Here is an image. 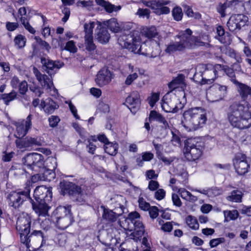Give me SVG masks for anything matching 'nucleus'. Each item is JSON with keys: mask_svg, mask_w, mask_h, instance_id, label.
I'll return each mask as SVG.
<instances>
[{"mask_svg": "<svg viewBox=\"0 0 251 251\" xmlns=\"http://www.w3.org/2000/svg\"><path fill=\"white\" fill-rule=\"evenodd\" d=\"M51 187L41 185L34 191L33 197L35 201L31 199V204L34 212L39 216H46L50 208L49 203L52 199Z\"/></svg>", "mask_w": 251, "mask_h": 251, "instance_id": "obj_3", "label": "nucleus"}, {"mask_svg": "<svg viewBox=\"0 0 251 251\" xmlns=\"http://www.w3.org/2000/svg\"><path fill=\"white\" fill-rule=\"evenodd\" d=\"M19 26V24L17 22H7L6 23V27L7 30L9 31H13L16 29Z\"/></svg>", "mask_w": 251, "mask_h": 251, "instance_id": "obj_64", "label": "nucleus"}, {"mask_svg": "<svg viewBox=\"0 0 251 251\" xmlns=\"http://www.w3.org/2000/svg\"><path fill=\"white\" fill-rule=\"evenodd\" d=\"M237 190H233L229 196L230 200L236 202H240L242 201V195L238 193Z\"/></svg>", "mask_w": 251, "mask_h": 251, "instance_id": "obj_55", "label": "nucleus"}, {"mask_svg": "<svg viewBox=\"0 0 251 251\" xmlns=\"http://www.w3.org/2000/svg\"><path fill=\"white\" fill-rule=\"evenodd\" d=\"M201 68L203 71L201 74L202 78L200 82L201 84H211L219 76V73L222 72L224 65L205 63L201 64Z\"/></svg>", "mask_w": 251, "mask_h": 251, "instance_id": "obj_9", "label": "nucleus"}, {"mask_svg": "<svg viewBox=\"0 0 251 251\" xmlns=\"http://www.w3.org/2000/svg\"><path fill=\"white\" fill-rule=\"evenodd\" d=\"M104 149L106 153L114 156L117 154L119 145L116 142L114 143L109 142L107 145L104 146Z\"/></svg>", "mask_w": 251, "mask_h": 251, "instance_id": "obj_31", "label": "nucleus"}, {"mask_svg": "<svg viewBox=\"0 0 251 251\" xmlns=\"http://www.w3.org/2000/svg\"><path fill=\"white\" fill-rule=\"evenodd\" d=\"M248 22V17L243 14L232 15L227 22V26L231 32L240 30Z\"/></svg>", "mask_w": 251, "mask_h": 251, "instance_id": "obj_15", "label": "nucleus"}, {"mask_svg": "<svg viewBox=\"0 0 251 251\" xmlns=\"http://www.w3.org/2000/svg\"><path fill=\"white\" fill-rule=\"evenodd\" d=\"M138 204L140 208L144 211H148L151 207L150 203L147 202L142 197L138 199Z\"/></svg>", "mask_w": 251, "mask_h": 251, "instance_id": "obj_52", "label": "nucleus"}, {"mask_svg": "<svg viewBox=\"0 0 251 251\" xmlns=\"http://www.w3.org/2000/svg\"><path fill=\"white\" fill-rule=\"evenodd\" d=\"M175 38L176 40L178 39L179 41H171L165 45L164 51L167 54L172 55L177 52H182L187 49L182 30L180 31Z\"/></svg>", "mask_w": 251, "mask_h": 251, "instance_id": "obj_11", "label": "nucleus"}, {"mask_svg": "<svg viewBox=\"0 0 251 251\" xmlns=\"http://www.w3.org/2000/svg\"><path fill=\"white\" fill-rule=\"evenodd\" d=\"M159 93H152L149 98V104L153 107L159 100Z\"/></svg>", "mask_w": 251, "mask_h": 251, "instance_id": "obj_56", "label": "nucleus"}, {"mask_svg": "<svg viewBox=\"0 0 251 251\" xmlns=\"http://www.w3.org/2000/svg\"><path fill=\"white\" fill-rule=\"evenodd\" d=\"M22 162L25 172L32 176H40L41 174L46 175L43 155L35 152L28 153L23 158Z\"/></svg>", "mask_w": 251, "mask_h": 251, "instance_id": "obj_6", "label": "nucleus"}, {"mask_svg": "<svg viewBox=\"0 0 251 251\" xmlns=\"http://www.w3.org/2000/svg\"><path fill=\"white\" fill-rule=\"evenodd\" d=\"M16 146L19 149H28L34 146L40 145L37 138L27 136L24 139H17L15 141Z\"/></svg>", "mask_w": 251, "mask_h": 251, "instance_id": "obj_19", "label": "nucleus"}, {"mask_svg": "<svg viewBox=\"0 0 251 251\" xmlns=\"http://www.w3.org/2000/svg\"><path fill=\"white\" fill-rule=\"evenodd\" d=\"M182 122L185 128L190 130H199L205 125L207 121V111L202 107H195L185 110Z\"/></svg>", "mask_w": 251, "mask_h": 251, "instance_id": "obj_5", "label": "nucleus"}, {"mask_svg": "<svg viewBox=\"0 0 251 251\" xmlns=\"http://www.w3.org/2000/svg\"><path fill=\"white\" fill-rule=\"evenodd\" d=\"M35 39L39 45H40L43 48L45 49L47 51H49L50 50V47L48 42L45 40H43L39 37L36 36Z\"/></svg>", "mask_w": 251, "mask_h": 251, "instance_id": "obj_60", "label": "nucleus"}, {"mask_svg": "<svg viewBox=\"0 0 251 251\" xmlns=\"http://www.w3.org/2000/svg\"><path fill=\"white\" fill-rule=\"evenodd\" d=\"M216 38L221 43L226 45L230 44L232 41L230 34L228 32H226L222 25H218L217 27V35Z\"/></svg>", "mask_w": 251, "mask_h": 251, "instance_id": "obj_24", "label": "nucleus"}, {"mask_svg": "<svg viewBox=\"0 0 251 251\" xmlns=\"http://www.w3.org/2000/svg\"><path fill=\"white\" fill-rule=\"evenodd\" d=\"M95 32V39L99 43L104 45L109 42L110 39V35L107 27L100 24Z\"/></svg>", "mask_w": 251, "mask_h": 251, "instance_id": "obj_18", "label": "nucleus"}, {"mask_svg": "<svg viewBox=\"0 0 251 251\" xmlns=\"http://www.w3.org/2000/svg\"><path fill=\"white\" fill-rule=\"evenodd\" d=\"M124 104L132 113L135 114L141 105V99L139 92L137 91H133L130 92L126 99Z\"/></svg>", "mask_w": 251, "mask_h": 251, "instance_id": "obj_16", "label": "nucleus"}, {"mask_svg": "<svg viewBox=\"0 0 251 251\" xmlns=\"http://www.w3.org/2000/svg\"><path fill=\"white\" fill-rule=\"evenodd\" d=\"M60 121V119L58 116L54 115L51 116V117L49 118V125L51 127H55L57 126Z\"/></svg>", "mask_w": 251, "mask_h": 251, "instance_id": "obj_59", "label": "nucleus"}, {"mask_svg": "<svg viewBox=\"0 0 251 251\" xmlns=\"http://www.w3.org/2000/svg\"><path fill=\"white\" fill-rule=\"evenodd\" d=\"M172 15L175 21H180L183 16L181 8L179 6H175L172 9Z\"/></svg>", "mask_w": 251, "mask_h": 251, "instance_id": "obj_40", "label": "nucleus"}, {"mask_svg": "<svg viewBox=\"0 0 251 251\" xmlns=\"http://www.w3.org/2000/svg\"><path fill=\"white\" fill-rule=\"evenodd\" d=\"M172 199L174 205L177 207H180L182 205V202L177 194L172 193Z\"/></svg>", "mask_w": 251, "mask_h": 251, "instance_id": "obj_63", "label": "nucleus"}, {"mask_svg": "<svg viewBox=\"0 0 251 251\" xmlns=\"http://www.w3.org/2000/svg\"><path fill=\"white\" fill-rule=\"evenodd\" d=\"M211 91L212 95L215 96V100H222L227 95V86L216 84L214 85Z\"/></svg>", "mask_w": 251, "mask_h": 251, "instance_id": "obj_23", "label": "nucleus"}, {"mask_svg": "<svg viewBox=\"0 0 251 251\" xmlns=\"http://www.w3.org/2000/svg\"><path fill=\"white\" fill-rule=\"evenodd\" d=\"M123 47L134 53H139L141 51V38L140 36H135L133 33H129L122 37Z\"/></svg>", "mask_w": 251, "mask_h": 251, "instance_id": "obj_12", "label": "nucleus"}, {"mask_svg": "<svg viewBox=\"0 0 251 251\" xmlns=\"http://www.w3.org/2000/svg\"><path fill=\"white\" fill-rule=\"evenodd\" d=\"M84 41L85 49L87 51L91 52L96 50L97 46L94 43L93 36L84 37Z\"/></svg>", "mask_w": 251, "mask_h": 251, "instance_id": "obj_38", "label": "nucleus"}, {"mask_svg": "<svg viewBox=\"0 0 251 251\" xmlns=\"http://www.w3.org/2000/svg\"><path fill=\"white\" fill-rule=\"evenodd\" d=\"M17 96V93L14 90H12L9 93L1 94V99L3 100L6 105H8L10 101L16 98Z\"/></svg>", "mask_w": 251, "mask_h": 251, "instance_id": "obj_41", "label": "nucleus"}, {"mask_svg": "<svg viewBox=\"0 0 251 251\" xmlns=\"http://www.w3.org/2000/svg\"><path fill=\"white\" fill-rule=\"evenodd\" d=\"M224 216L225 220L226 221H229L230 220H236L239 216V213L236 210L232 211L229 210L224 211Z\"/></svg>", "mask_w": 251, "mask_h": 251, "instance_id": "obj_48", "label": "nucleus"}, {"mask_svg": "<svg viewBox=\"0 0 251 251\" xmlns=\"http://www.w3.org/2000/svg\"><path fill=\"white\" fill-rule=\"evenodd\" d=\"M95 24L94 22H91L89 23H85L84 29L85 33L84 37L93 36V29Z\"/></svg>", "mask_w": 251, "mask_h": 251, "instance_id": "obj_49", "label": "nucleus"}, {"mask_svg": "<svg viewBox=\"0 0 251 251\" xmlns=\"http://www.w3.org/2000/svg\"><path fill=\"white\" fill-rule=\"evenodd\" d=\"M31 222V216L25 212L19 215L16 222V228L19 232L20 242L27 249L30 248L31 239L33 236L41 237L42 244L44 241V233L42 231L34 230L30 231Z\"/></svg>", "mask_w": 251, "mask_h": 251, "instance_id": "obj_4", "label": "nucleus"}, {"mask_svg": "<svg viewBox=\"0 0 251 251\" xmlns=\"http://www.w3.org/2000/svg\"><path fill=\"white\" fill-rule=\"evenodd\" d=\"M18 88H19V92L21 95H25L26 94L28 90V84L25 80H23L20 82Z\"/></svg>", "mask_w": 251, "mask_h": 251, "instance_id": "obj_57", "label": "nucleus"}, {"mask_svg": "<svg viewBox=\"0 0 251 251\" xmlns=\"http://www.w3.org/2000/svg\"><path fill=\"white\" fill-rule=\"evenodd\" d=\"M30 18L23 17L20 18L21 24L23 25L25 28L32 34H35V29L30 25L29 21Z\"/></svg>", "mask_w": 251, "mask_h": 251, "instance_id": "obj_42", "label": "nucleus"}, {"mask_svg": "<svg viewBox=\"0 0 251 251\" xmlns=\"http://www.w3.org/2000/svg\"><path fill=\"white\" fill-rule=\"evenodd\" d=\"M102 218L104 220L110 223L116 221L118 215L116 213L109 209L104 208L102 213Z\"/></svg>", "mask_w": 251, "mask_h": 251, "instance_id": "obj_32", "label": "nucleus"}, {"mask_svg": "<svg viewBox=\"0 0 251 251\" xmlns=\"http://www.w3.org/2000/svg\"><path fill=\"white\" fill-rule=\"evenodd\" d=\"M152 144L155 150L156 155L157 157L161 160L164 163L169 165L171 164L172 160L166 158L163 153V146L162 144L156 143L154 141L152 142Z\"/></svg>", "mask_w": 251, "mask_h": 251, "instance_id": "obj_29", "label": "nucleus"}, {"mask_svg": "<svg viewBox=\"0 0 251 251\" xmlns=\"http://www.w3.org/2000/svg\"><path fill=\"white\" fill-rule=\"evenodd\" d=\"M225 242V239L224 237H220L215 239H212L209 241V246L211 248L217 247L219 244Z\"/></svg>", "mask_w": 251, "mask_h": 251, "instance_id": "obj_58", "label": "nucleus"}, {"mask_svg": "<svg viewBox=\"0 0 251 251\" xmlns=\"http://www.w3.org/2000/svg\"><path fill=\"white\" fill-rule=\"evenodd\" d=\"M113 73L108 68H103L97 73L95 82L99 87H103L109 84L111 81Z\"/></svg>", "mask_w": 251, "mask_h": 251, "instance_id": "obj_17", "label": "nucleus"}, {"mask_svg": "<svg viewBox=\"0 0 251 251\" xmlns=\"http://www.w3.org/2000/svg\"><path fill=\"white\" fill-rule=\"evenodd\" d=\"M154 157L153 154L150 151H145L142 153V158L140 157L136 159V162L139 167H142L144 165V161L148 162L151 160Z\"/></svg>", "mask_w": 251, "mask_h": 251, "instance_id": "obj_33", "label": "nucleus"}, {"mask_svg": "<svg viewBox=\"0 0 251 251\" xmlns=\"http://www.w3.org/2000/svg\"><path fill=\"white\" fill-rule=\"evenodd\" d=\"M165 191L163 189H159L155 192L154 197L157 200L161 201L165 198Z\"/></svg>", "mask_w": 251, "mask_h": 251, "instance_id": "obj_62", "label": "nucleus"}, {"mask_svg": "<svg viewBox=\"0 0 251 251\" xmlns=\"http://www.w3.org/2000/svg\"><path fill=\"white\" fill-rule=\"evenodd\" d=\"M222 71H224L230 77V80L234 84L238 83V81L236 78L234 71L232 68L229 67L228 66L224 65Z\"/></svg>", "mask_w": 251, "mask_h": 251, "instance_id": "obj_39", "label": "nucleus"}, {"mask_svg": "<svg viewBox=\"0 0 251 251\" xmlns=\"http://www.w3.org/2000/svg\"><path fill=\"white\" fill-rule=\"evenodd\" d=\"M178 192H179L181 197L183 199L192 200L193 201H195L197 199L196 197L193 196L189 191L184 188L179 189Z\"/></svg>", "mask_w": 251, "mask_h": 251, "instance_id": "obj_46", "label": "nucleus"}, {"mask_svg": "<svg viewBox=\"0 0 251 251\" xmlns=\"http://www.w3.org/2000/svg\"><path fill=\"white\" fill-rule=\"evenodd\" d=\"M187 49H194L197 47L203 46L204 43L199 36L192 35L193 32L190 28L182 30Z\"/></svg>", "mask_w": 251, "mask_h": 251, "instance_id": "obj_14", "label": "nucleus"}, {"mask_svg": "<svg viewBox=\"0 0 251 251\" xmlns=\"http://www.w3.org/2000/svg\"><path fill=\"white\" fill-rule=\"evenodd\" d=\"M52 221L58 229L64 230L72 225L75 222V220L73 215H69L68 216Z\"/></svg>", "mask_w": 251, "mask_h": 251, "instance_id": "obj_25", "label": "nucleus"}, {"mask_svg": "<svg viewBox=\"0 0 251 251\" xmlns=\"http://www.w3.org/2000/svg\"><path fill=\"white\" fill-rule=\"evenodd\" d=\"M148 211L150 218L154 220L158 216L160 209L156 206H152Z\"/></svg>", "mask_w": 251, "mask_h": 251, "instance_id": "obj_54", "label": "nucleus"}, {"mask_svg": "<svg viewBox=\"0 0 251 251\" xmlns=\"http://www.w3.org/2000/svg\"><path fill=\"white\" fill-rule=\"evenodd\" d=\"M204 149L203 142L197 138H188L184 142L183 155L187 161L195 162L202 156Z\"/></svg>", "mask_w": 251, "mask_h": 251, "instance_id": "obj_7", "label": "nucleus"}, {"mask_svg": "<svg viewBox=\"0 0 251 251\" xmlns=\"http://www.w3.org/2000/svg\"><path fill=\"white\" fill-rule=\"evenodd\" d=\"M36 76L39 82L43 81L45 86H47L48 89H50L51 87L48 80L49 77L46 75H42L38 70L36 69Z\"/></svg>", "mask_w": 251, "mask_h": 251, "instance_id": "obj_47", "label": "nucleus"}, {"mask_svg": "<svg viewBox=\"0 0 251 251\" xmlns=\"http://www.w3.org/2000/svg\"><path fill=\"white\" fill-rule=\"evenodd\" d=\"M235 85L238 86V92L244 100H246L249 96H251V87L239 81Z\"/></svg>", "mask_w": 251, "mask_h": 251, "instance_id": "obj_28", "label": "nucleus"}, {"mask_svg": "<svg viewBox=\"0 0 251 251\" xmlns=\"http://www.w3.org/2000/svg\"><path fill=\"white\" fill-rule=\"evenodd\" d=\"M61 50H65L71 53H75L77 51V48L75 46L74 41L69 40L66 43V45L63 48L62 46H61Z\"/></svg>", "mask_w": 251, "mask_h": 251, "instance_id": "obj_44", "label": "nucleus"}, {"mask_svg": "<svg viewBox=\"0 0 251 251\" xmlns=\"http://www.w3.org/2000/svg\"><path fill=\"white\" fill-rule=\"evenodd\" d=\"M134 226L133 236L137 238V240H141L142 237L145 234V226L142 221L139 219L133 223Z\"/></svg>", "mask_w": 251, "mask_h": 251, "instance_id": "obj_27", "label": "nucleus"}, {"mask_svg": "<svg viewBox=\"0 0 251 251\" xmlns=\"http://www.w3.org/2000/svg\"><path fill=\"white\" fill-rule=\"evenodd\" d=\"M14 42L15 45L19 48H24L26 44V39L25 37L22 34H18L15 36Z\"/></svg>", "mask_w": 251, "mask_h": 251, "instance_id": "obj_45", "label": "nucleus"}, {"mask_svg": "<svg viewBox=\"0 0 251 251\" xmlns=\"http://www.w3.org/2000/svg\"><path fill=\"white\" fill-rule=\"evenodd\" d=\"M98 5L103 7L106 12L111 13L114 11L115 6L105 0H95Z\"/></svg>", "mask_w": 251, "mask_h": 251, "instance_id": "obj_36", "label": "nucleus"}, {"mask_svg": "<svg viewBox=\"0 0 251 251\" xmlns=\"http://www.w3.org/2000/svg\"><path fill=\"white\" fill-rule=\"evenodd\" d=\"M164 5L161 0H151V9L155 14H157L160 6Z\"/></svg>", "mask_w": 251, "mask_h": 251, "instance_id": "obj_50", "label": "nucleus"}, {"mask_svg": "<svg viewBox=\"0 0 251 251\" xmlns=\"http://www.w3.org/2000/svg\"><path fill=\"white\" fill-rule=\"evenodd\" d=\"M40 105L45 112L49 114L53 113L55 110L59 107L57 102L50 98H48L45 100H42Z\"/></svg>", "mask_w": 251, "mask_h": 251, "instance_id": "obj_22", "label": "nucleus"}, {"mask_svg": "<svg viewBox=\"0 0 251 251\" xmlns=\"http://www.w3.org/2000/svg\"><path fill=\"white\" fill-rule=\"evenodd\" d=\"M185 76L183 74H179L174 77L168 83V88L171 91L174 90L177 88L179 85L185 84Z\"/></svg>", "mask_w": 251, "mask_h": 251, "instance_id": "obj_30", "label": "nucleus"}, {"mask_svg": "<svg viewBox=\"0 0 251 251\" xmlns=\"http://www.w3.org/2000/svg\"><path fill=\"white\" fill-rule=\"evenodd\" d=\"M97 185L94 182H87L81 178L78 184L63 180L59 183L61 194L68 196L77 205H82L86 201V197L92 195Z\"/></svg>", "mask_w": 251, "mask_h": 251, "instance_id": "obj_1", "label": "nucleus"}, {"mask_svg": "<svg viewBox=\"0 0 251 251\" xmlns=\"http://www.w3.org/2000/svg\"><path fill=\"white\" fill-rule=\"evenodd\" d=\"M69 215H73L71 212V206H59L53 212L51 216V220L53 221L64 218Z\"/></svg>", "mask_w": 251, "mask_h": 251, "instance_id": "obj_21", "label": "nucleus"}, {"mask_svg": "<svg viewBox=\"0 0 251 251\" xmlns=\"http://www.w3.org/2000/svg\"><path fill=\"white\" fill-rule=\"evenodd\" d=\"M232 163L235 172L239 176H244L250 170L251 159L243 153H236L232 159Z\"/></svg>", "mask_w": 251, "mask_h": 251, "instance_id": "obj_10", "label": "nucleus"}, {"mask_svg": "<svg viewBox=\"0 0 251 251\" xmlns=\"http://www.w3.org/2000/svg\"><path fill=\"white\" fill-rule=\"evenodd\" d=\"M185 222L187 225L191 229L196 230L199 228V224L197 219L192 215H188L185 218Z\"/></svg>", "mask_w": 251, "mask_h": 251, "instance_id": "obj_35", "label": "nucleus"}, {"mask_svg": "<svg viewBox=\"0 0 251 251\" xmlns=\"http://www.w3.org/2000/svg\"><path fill=\"white\" fill-rule=\"evenodd\" d=\"M226 120L230 125L239 129H247L251 126V105L246 102L234 101L226 110Z\"/></svg>", "mask_w": 251, "mask_h": 251, "instance_id": "obj_2", "label": "nucleus"}, {"mask_svg": "<svg viewBox=\"0 0 251 251\" xmlns=\"http://www.w3.org/2000/svg\"><path fill=\"white\" fill-rule=\"evenodd\" d=\"M41 62L46 69L47 73H49L50 71H52L54 68L59 69L62 67L64 64L63 62H60L59 61H55L46 59L44 57L41 58Z\"/></svg>", "mask_w": 251, "mask_h": 251, "instance_id": "obj_26", "label": "nucleus"}, {"mask_svg": "<svg viewBox=\"0 0 251 251\" xmlns=\"http://www.w3.org/2000/svg\"><path fill=\"white\" fill-rule=\"evenodd\" d=\"M138 76V74L136 73L128 75L125 80V84L126 85H130L137 78Z\"/></svg>", "mask_w": 251, "mask_h": 251, "instance_id": "obj_61", "label": "nucleus"}, {"mask_svg": "<svg viewBox=\"0 0 251 251\" xmlns=\"http://www.w3.org/2000/svg\"><path fill=\"white\" fill-rule=\"evenodd\" d=\"M148 118L150 123L155 121L159 124H162V125L161 126L163 129H167L169 127V124L165 118L156 110H151Z\"/></svg>", "mask_w": 251, "mask_h": 251, "instance_id": "obj_20", "label": "nucleus"}, {"mask_svg": "<svg viewBox=\"0 0 251 251\" xmlns=\"http://www.w3.org/2000/svg\"><path fill=\"white\" fill-rule=\"evenodd\" d=\"M151 13V12L150 10L148 8H139L136 14L139 16V17L149 19L150 17Z\"/></svg>", "mask_w": 251, "mask_h": 251, "instance_id": "obj_53", "label": "nucleus"}, {"mask_svg": "<svg viewBox=\"0 0 251 251\" xmlns=\"http://www.w3.org/2000/svg\"><path fill=\"white\" fill-rule=\"evenodd\" d=\"M140 215L138 212H131L128 214L127 217L126 218V221L128 222H130L133 224L134 222L140 219Z\"/></svg>", "mask_w": 251, "mask_h": 251, "instance_id": "obj_51", "label": "nucleus"}, {"mask_svg": "<svg viewBox=\"0 0 251 251\" xmlns=\"http://www.w3.org/2000/svg\"><path fill=\"white\" fill-rule=\"evenodd\" d=\"M143 34L148 39H152L158 35L156 28L154 26L146 27L142 29Z\"/></svg>", "mask_w": 251, "mask_h": 251, "instance_id": "obj_34", "label": "nucleus"}, {"mask_svg": "<svg viewBox=\"0 0 251 251\" xmlns=\"http://www.w3.org/2000/svg\"><path fill=\"white\" fill-rule=\"evenodd\" d=\"M107 27L113 32L117 33L121 31V28L117 20L115 18H111L107 21Z\"/></svg>", "mask_w": 251, "mask_h": 251, "instance_id": "obj_37", "label": "nucleus"}, {"mask_svg": "<svg viewBox=\"0 0 251 251\" xmlns=\"http://www.w3.org/2000/svg\"><path fill=\"white\" fill-rule=\"evenodd\" d=\"M32 115L29 114L25 120H22L15 122L14 125L16 130L15 136L18 139H21L27 133L32 126Z\"/></svg>", "mask_w": 251, "mask_h": 251, "instance_id": "obj_13", "label": "nucleus"}, {"mask_svg": "<svg viewBox=\"0 0 251 251\" xmlns=\"http://www.w3.org/2000/svg\"><path fill=\"white\" fill-rule=\"evenodd\" d=\"M31 186L30 182H27L24 189H18L15 191H12L7 197L9 205L16 209L21 207L27 200H29L31 203Z\"/></svg>", "mask_w": 251, "mask_h": 251, "instance_id": "obj_8", "label": "nucleus"}, {"mask_svg": "<svg viewBox=\"0 0 251 251\" xmlns=\"http://www.w3.org/2000/svg\"><path fill=\"white\" fill-rule=\"evenodd\" d=\"M159 225H161V229L165 232H170L172 231L173 226L172 222H167L164 223V221L160 219L157 220Z\"/></svg>", "mask_w": 251, "mask_h": 251, "instance_id": "obj_43", "label": "nucleus"}]
</instances>
